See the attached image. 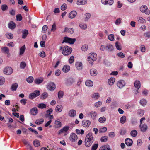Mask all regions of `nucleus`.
Here are the masks:
<instances>
[{"label": "nucleus", "mask_w": 150, "mask_h": 150, "mask_svg": "<svg viewBox=\"0 0 150 150\" xmlns=\"http://www.w3.org/2000/svg\"><path fill=\"white\" fill-rule=\"evenodd\" d=\"M88 46L86 45H84L81 47V49L83 51H86L87 50Z\"/></svg>", "instance_id": "obj_56"}, {"label": "nucleus", "mask_w": 150, "mask_h": 150, "mask_svg": "<svg viewBox=\"0 0 150 150\" xmlns=\"http://www.w3.org/2000/svg\"><path fill=\"white\" fill-rule=\"evenodd\" d=\"M115 46L116 49L119 50H120L122 49V46L121 44L118 41H117L115 43Z\"/></svg>", "instance_id": "obj_34"}, {"label": "nucleus", "mask_w": 150, "mask_h": 150, "mask_svg": "<svg viewBox=\"0 0 150 150\" xmlns=\"http://www.w3.org/2000/svg\"><path fill=\"white\" fill-rule=\"evenodd\" d=\"M90 73L92 76H94L97 75L98 72L96 69L94 68H92L90 70Z\"/></svg>", "instance_id": "obj_17"}, {"label": "nucleus", "mask_w": 150, "mask_h": 150, "mask_svg": "<svg viewBox=\"0 0 150 150\" xmlns=\"http://www.w3.org/2000/svg\"><path fill=\"white\" fill-rule=\"evenodd\" d=\"M34 79L33 77L29 76L26 79V81L29 83H31L33 81Z\"/></svg>", "instance_id": "obj_51"}, {"label": "nucleus", "mask_w": 150, "mask_h": 150, "mask_svg": "<svg viewBox=\"0 0 150 150\" xmlns=\"http://www.w3.org/2000/svg\"><path fill=\"white\" fill-rule=\"evenodd\" d=\"M62 108H63L61 105H58L56 107V111L57 112H60L62 111Z\"/></svg>", "instance_id": "obj_35"}, {"label": "nucleus", "mask_w": 150, "mask_h": 150, "mask_svg": "<svg viewBox=\"0 0 150 150\" xmlns=\"http://www.w3.org/2000/svg\"><path fill=\"white\" fill-rule=\"evenodd\" d=\"M6 35L7 38L8 39H11L13 38V35L9 33H7L6 34Z\"/></svg>", "instance_id": "obj_46"}, {"label": "nucleus", "mask_w": 150, "mask_h": 150, "mask_svg": "<svg viewBox=\"0 0 150 150\" xmlns=\"http://www.w3.org/2000/svg\"><path fill=\"white\" fill-rule=\"evenodd\" d=\"M13 72L12 69L10 67H6L4 70V74L9 75L11 74Z\"/></svg>", "instance_id": "obj_8"}, {"label": "nucleus", "mask_w": 150, "mask_h": 150, "mask_svg": "<svg viewBox=\"0 0 150 150\" xmlns=\"http://www.w3.org/2000/svg\"><path fill=\"white\" fill-rule=\"evenodd\" d=\"M48 96V94L47 93L44 92L42 93L41 96V99H43L46 98Z\"/></svg>", "instance_id": "obj_45"}, {"label": "nucleus", "mask_w": 150, "mask_h": 150, "mask_svg": "<svg viewBox=\"0 0 150 150\" xmlns=\"http://www.w3.org/2000/svg\"><path fill=\"white\" fill-rule=\"evenodd\" d=\"M43 81L42 78H37L35 79L34 83L38 85L41 83Z\"/></svg>", "instance_id": "obj_20"}, {"label": "nucleus", "mask_w": 150, "mask_h": 150, "mask_svg": "<svg viewBox=\"0 0 150 150\" xmlns=\"http://www.w3.org/2000/svg\"><path fill=\"white\" fill-rule=\"evenodd\" d=\"M25 49V45L21 47L20 50V54L21 55L22 54L24 53Z\"/></svg>", "instance_id": "obj_43"}, {"label": "nucleus", "mask_w": 150, "mask_h": 150, "mask_svg": "<svg viewBox=\"0 0 150 150\" xmlns=\"http://www.w3.org/2000/svg\"><path fill=\"white\" fill-rule=\"evenodd\" d=\"M122 19L120 18L117 19L115 22V24L117 25H119L121 23Z\"/></svg>", "instance_id": "obj_60"}, {"label": "nucleus", "mask_w": 150, "mask_h": 150, "mask_svg": "<svg viewBox=\"0 0 150 150\" xmlns=\"http://www.w3.org/2000/svg\"><path fill=\"white\" fill-rule=\"evenodd\" d=\"M113 47L112 45L108 44L106 46V50L108 51H111L113 50Z\"/></svg>", "instance_id": "obj_29"}, {"label": "nucleus", "mask_w": 150, "mask_h": 150, "mask_svg": "<svg viewBox=\"0 0 150 150\" xmlns=\"http://www.w3.org/2000/svg\"><path fill=\"white\" fill-rule=\"evenodd\" d=\"M138 22L140 23H144L145 22V20L143 18L140 17H138L137 18Z\"/></svg>", "instance_id": "obj_41"}, {"label": "nucleus", "mask_w": 150, "mask_h": 150, "mask_svg": "<svg viewBox=\"0 0 150 150\" xmlns=\"http://www.w3.org/2000/svg\"><path fill=\"white\" fill-rule=\"evenodd\" d=\"M33 144L35 147H37L40 145V142L39 140H35L33 142Z\"/></svg>", "instance_id": "obj_44"}, {"label": "nucleus", "mask_w": 150, "mask_h": 150, "mask_svg": "<svg viewBox=\"0 0 150 150\" xmlns=\"http://www.w3.org/2000/svg\"><path fill=\"white\" fill-rule=\"evenodd\" d=\"M101 2L104 5H112L113 4L114 1L113 0H101Z\"/></svg>", "instance_id": "obj_13"}, {"label": "nucleus", "mask_w": 150, "mask_h": 150, "mask_svg": "<svg viewBox=\"0 0 150 150\" xmlns=\"http://www.w3.org/2000/svg\"><path fill=\"white\" fill-rule=\"evenodd\" d=\"M26 66V64L25 62H22L20 63V68L21 69H24Z\"/></svg>", "instance_id": "obj_48"}, {"label": "nucleus", "mask_w": 150, "mask_h": 150, "mask_svg": "<svg viewBox=\"0 0 150 150\" xmlns=\"http://www.w3.org/2000/svg\"><path fill=\"white\" fill-rule=\"evenodd\" d=\"M76 41L75 38H71L67 37H65L62 43L64 42L68 43L70 44H74Z\"/></svg>", "instance_id": "obj_4"}, {"label": "nucleus", "mask_w": 150, "mask_h": 150, "mask_svg": "<svg viewBox=\"0 0 150 150\" xmlns=\"http://www.w3.org/2000/svg\"><path fill=\"white\" fill-rule=\"evenodd\" d=\"M140 10L142 12L146 14L149 15L150 13V11L146 5L141 6L140 8Z\"/></svg>", "instance_id": "obj_5"}, {"label": "nucleus", "mask_w": 150, "mask_h": 150, "mask_svg": "<svg viewBox=\"0 0 150 150\" xmlns=\"http://www.w3.org/2000/svg\"><path fill=\"white\" fill-rule=\"evenodd\" d=\"M48 29V27L46 25H44L42 28V32L43 33H45Z\"/></svg>", "instance_id": "obj_64"}, {"label": "nucleus", "mask_w": 150, "mask_h": 150, "mask_svg": "<svg viewBox=\"0 0 150 150\" xmlns=\"http://www.w3.org/2000/svg\"><path fill=\"white\" fill-rule=\"evenodd\" d=\"M74 56H71L68 60V62L70 64L74 62Z\"/></svg>", "instance_id": "obj_57"}, {"label": "nucleus", "mask_w": 150, "mask_h": 150, "mask_svg": "<svg viewBox=\"0 0 150 150\" xmlns=\"http://www.w3.org/2000/svg\"><path fill=\"white\" fill-rule=\"evenodd\" d=\"M56 87L55 84L53 82L49 83L48 84L47 87L48 89L52 91H54Z\"/></svg>", "instance_id": "obj_10"}, {"label": "nucleus", "mask_w": 150, "mask_h": 150, "mask_svg": "<svg viewBox=\"0 0 150 150\" xmlns=\"http://www.w3.org/2000/svg\"><path fill=\"white\" fill-rule=\"evenodd\" d=\"M55 125L56 127L60 128L62 126L61 122L60 120L59 119H57L55 121Z\"/></svg>", "instance_id": "obj_18"}, {"label": "nucleus", "mask_w": 150, "mask_h": 150, "mask_svg": "<svg viewBox=\"0 0 150 150\" xmlns=\"http://www.w3.org/2000/svg\"><path fill=\"white\" fill-rule=\"evenodd\" d=\"M76 67L78 70H80L82 69V64L80 62H77L76 63Z\"/></svg>", "instance_id": "obj_24"}, {"label": "nucleus", "mask_w": 150, "mask_h": 150, "mask_svg": "<svg viewBox=\"0 0 150 150\" xmlns=\"http://www.w3.org/2000/svg\"><path fill=\"white\" fill-rule=\"evenodd\" d=\"M2 51L4 53L7 54H8L9 53V50L8 48L6 47H5L2 48Z\"/></svg>", "instance_id": "obj_50"}, {"label": "nucleus", "mask_w": 150, "mask_h": 150, "mask_svg": "<svg viewBox=\"0 0 150 150\" xmlns=\"http://www.w3.org/2000/svg\"><path fill=\"white\" fill-rule=\"evenodd\" d=\"M87 3V0H78L77 2V5H84Z\"/></svg>", "instance_id": "obj_25"}, {"label": "nucleus", "mask_w": 150, "mask_h": 150, "mask_svg": "<svg viewBox=\"0 0 150 150\" xmlns=\"http://www.w3.org/2000/svg\"><path fill=\"white\" fill-rule=\"evenodd\" d=\"M44 121V120L43 119H40L37 120L35 122L36 124L39 125L42 123Z\"/></svg>", "instance_id": "obj_49"}, {"label": "nucleus", "mask_w": 150, "mask_h": 150, "mask_svg": "<svg viewBox=\"0 0 150 150\" xmlns=\"http://www.w3.org/2000/svg\"><path fill=\"white\" fill-rule=\"evenodd\" d=\"M125 144L128 146H131L133 143L132 140L129 138H127L125 139Z\"/></svg>", "instance_id": "obj_19"}, {"label": "nucleus", "mask_w": 150, "mask_h": 150, "mask_svg": "<svg viewBox=\"0 0 150 150\" xmlns=\"http://www.w3.org/2000/svg\"><path fill=\"white\" fill-rule=\"evenodd\" d=\"M5 78L2 76L0 77V85H2L5 82Z\"/></svg>", "instance_id": "obj_52"}, {"label": "nucleus", "mask_w": 150, "mask_h": 150, "mask_svg": "<svg viewBox=\"0 0 150 150\" xmlns=\"http://www.w3.org/2000/svg\"><path fill=\"white\" fill-rule=\"evenodd\" d=\"M134 86L137 89H139L141 86V84L139 81L136 80L134 83Z\"/></svg>", "instance_id": "obj_26"}, {"label": "nucleus", "mask_w": 150, "mask_h": 150, "mask_svg": "<svg viewBox=\"0 0 150 150\" xmlns=\"http://www.w3.org/2000/svg\"><path fill=\"white\" fill-rule=\"evenodd\" d=\"M144 112V110H138L137 113L138 115L140 117L143 116Z\"/></svg>", "instance_id": "obj_47"}, {"label": "nucleus", "mask_w": 150, "mask_h": 150, "mask_svg": "<svg viewBox=\"0 0 150 150\" xmlns=\"http://www.w3.org/2000/svg\"><path fill=\"white\" fill-rule=\"evenodd\" d=\"M89 115H90L92 119L94 120L97 117V113L96 111H91L89 112Z\"/></svg>", "instance_id": "obj_15"}, {"label": "nucleus", "mask_w": 150, "mask_h": 150, "mask_svg": "<svg viewBox=\"0 0 150 150\" xmlns=\"http://www.w3.org/2000/svg\"><path fill=\"white\" fill-rule=\"evenodd\" d=\"M67 8V5L66 4H63L61 6V9L62 11H64Z\"/></svg>", "instance_id": "obj_59"}, {"label": "nucleus", "mask_w": 150, "mask_h": 150, "mask_svg": "<svg viewBox=\"0 0 150 150\" xmlns=\"http://www.w3.org/2000/svg\"><path fill=\"white\" fill-rule=\"evenodd\" d=\"M94 140L91 133H89L86 136L85 141V144L87 147L90 146Z\"/></svg>", "instance_id": "obj_1"}, {"label": "nucleus", "mask_w": 150, "mask_h": 150, "mask_svg": "<svg viewBox=\"0 0 150 150\" xmlns=\"http://www.w3.org/2000/svg\"><path fill=\"white\" fill-rule=\"evenodd\" d=\"M82 126L85 127H88L91 124V122L89 120H84L82 122Z\"/></svg>", "instance_id": "obj_12"}, {"label": "nucleus", "mask_w": 150, "mask_h": 150, "mask_svg": "<svg viewBox=\"0 0 150 150\" xmlns=\"http://www.w3.org/2000/svg\"><path fill=\"white\" fill-rule=\"evenodd\" d=\"M40 94V91L35 90L34 92L31 93L29 96V98L30 99L39 96Z\"/></svg>", "instance_id": "obj_7"}, {"label": "nucleus", "mask_w": 150, "mask_h": 150, "mask_svg": "<svg viewBox=\"0 0 150 150\" xmlns=\"http://www.w3.org/2000/svg\"><path fill=\"white\" fill-rule=\"evenodd\" d=\"M65 32H67L69 33L70 34H72L74 33V31L72 28H65L64 30Z\"/></svg>", "instance_id": "obj_38"}, {"label": "nucleus", "mask_w": 150, "mask_h": 150, "mask_svg": "<svg viewBox=\"0 0 150 150\" xmlns=\"http://www.w3.org/2000/svg\"><path fill=\"white\" fill-rule=\"evenodd\" d=\"M62 53L64 55H68L70 54L72 51V48L67 46H65L62 48Z\"/></svg>", "instance_id": "obj_3"}, {"label": "nucleus", "mask_w": 150, "mask_h": 150, "mask_svg": "<svg viewBox=\"0 0 150 150\" xmlns=\"http://www.w3.org/2000/svg\"><path fill=\"white\" fill-rule=\"evenodd\" d=\"M106 121V119L105 117L103 116L100 117L98 121L99 122L101 123H104Z\"/></svg>", "instance_id": "obj_39"}, {"label": "nucleus", "mask_w": 150, "mask_h": 150, "mask_svg": "<svg viewBox=\"0 0 150 150\" xmlns=\"http://www.w3.org/2000/svg\"><path fill=\"white\" fill-rule=\"evenodd\" d=\"M69 127L68 126H66L63 127L59 131L58 134H60L62 133H64V135H66L67 134V132L69 130Z\"/></svg>", "instance_id": "obj_6"}, {"label": "nucleus", "mask_w": 150, "mask_h": 150, "mask_svg": "<svg viewBox=\"0 0 150 150\" xmlns=\"http://www.w3.org/2000/svg\"><path fill=\"white\" fill-rule=\"evenodd\" d=\"M98 146L97 144H94L92 146L91 150H96Z\"/></svg>", "instance_id": "obj_63"}, {"label": "nucleus", "mask_w": 150, "mask_h": 150, "mask_svg": "<svg viewBox=\"0 0 150 150\" xmlns=\"http://www.w3.org/2000/svg\"><path fill=\"white\" fill-rule=\"evenodd\" d=\"M8 26L10 29H13L15 28L16 24L13 22L11 21L8 24Z\"/></svg>", "instance_id": "obj_28"}, {"label": "nucleus", "mask_w": 150, "mask_h": 150, "mask_svg": "<svg viewBox=\"0 0 150 150\" xmlns=\"http://www.w3.org/2000/svg\"><path fill=\"white\" fill-rule=\"evenodd\" d=\"M70 69V67L68 65H65L62 68L63 71L65 73L68 72Z\"/></svg>", "instance_id": "obj_21"}, {"label": "nucleus", "mask_w": 150, "mask_h": 150, "mask_svg": "<svg viewBox=\"0 0 150 150\" xmlns=\"http://www.w3.org/2000/svg\"><path fill=\"white\" fill-rule=\"evenodd\" d=\"M115 79L114 78L111 77L108 80V83L110 85H112L114 83Z\"/></svg>", "instance_id": "obj_27"}, {"label": "nucleus", "mask_w": 150, "mask_h": 150, "mask_svg": "<svg viewBox=\"0 0 150 150\" xmlns=\"http://www.w3.org/2000/svg\"><path fill=\"white\" fill-rule=\"evenodd\" d=\"M97 58V55L95 53L91 52L88 54V60L89 62L92 63L96 60Z\"/></svg>", "instance_id": "obj_2"}, {"label": "nucleus", "mask_w": 150, "mask_h": 150, "mask_svg": "<svg viewBox=\"0 0 150 150\" xmlns=\"http://www.w3.org/2000/svg\"><path fill=\"white\" fill-rule=\"evenodd\" d=\"M126 84L125 81L122 80H119L117 83V86L120 89L122 88L125 86Z\"/></svg>", "instance_id": "obj_9"}, {"label": "nucleus", "mask_w": 150, "mask_h": 150, "mask_svg": "<svg viewBox=\"0 0 150 150\" xmlns=\"http://www.w3.org/2000/svg\"><path fill=\"white\" fill-rule=\"evenodd\" d=\"M22 37L25 39L28 34V32L27 30L24 29L22 31Z\"/></svg>", "instance_id": "obj_33"}, {"label": "nucleus", "mask_w": 150, "mask_h": 150, "mask_svg": "<svg viewBox=\"0 0 150 150\" xmlns=\"http://www.w3.org/2000/svg\"><path fill=\"white\" fill-rule=\"evenodd\" d=\"M78 138V137L76 134L73 133L71 134L69 137V139L72 142H74L76 141Z\"/></svg>", "instance_id": "obj_11"}, {"label": "nucleus", "mask_w": 150, "mask_h": 150, "mask_svg": "<svg viewBox=\"0 0 150 150\" xmlns=\"http://www.w3.org/2000/svg\"><path fill=\"white\" fill-rule=\"evenodd\" d=\"M64 92L62 91H60L58 92V97L60 98L62 97L64 95Z\"/></svg>", "instance_id": "obj_62"}, {"label": "nucleus", "mask_w": 150, "mask_h": 150, "mask_svg": "<svg viewBox=\"0 0 150 150\" xmlns=\"http://www.w3.org/2000/svg\"><path fill=\"white\" fill-rule=\"evenodd\" d=\"M139 127L141 130L143 132H145L147 130L148 128L147 125L145 124L140 125Z\"/></svg>", "instance_id": "obj_14"}, {"label": "nucleus", "mask_w": 150, "mask_h": 150, "mask_svg": "<svg viewBox=\"0 0 150 150\" xmlns=\"http://www.w3.org/2000/svg\"><path fill=\"white\" fill-rule=\"evenodd\" d=\"M100 97V95L98 93H94L91 95V98L93 100H96Z\"/></svg>", "instance_id": "obj_16"}, {"label": "nucleus", "mask_w": 150, "mask_h": 150, "mask_svg": "<svg viewBox=\"0 0 150 150\" xmlns=\"http://www.w3.org/2000/svg\"><path fill=\"white\" fill-rule=\"evenodd\" d=\"M18 86V84L17 83H13L11 85V89L12 91H15L17 89Z\"/></svg>", "instance_id": "obj_36"}, {"label": "nucleus", "mask_w": 150, "mask_h": 150, "mask_svg": "<svg viewBox=\"0 0 150 150\" xmlns=\"http://www.w3.org/2000/svg\"><path fill=\"white\" fill-rule=\"evenodd\" d=\"M126 120V117L125 116H123L120 118V122L122 124H124Z\"/></svg>", "instance_id": "obj_42"}, {"label": "nucleus", "mask_w": 150, "mask_h": 150, "mask_svg": "<svg viewBox=\"0 0 150 150\" xmlns=\"http://www.w3.org/2000/svg\"><path fill=\"white\" fill-rule=\"evenodd\" d=\"M137 134V132L135 130H132L130 132L131 135L133 137H135Z\"/></svg>", "instance_id": "obj_40"}, {"label": "nucleus", "mask_w": 150, "mask_h": 150, "mask_svg": "<svg viewBox=\"0 0 150 150\" xmlns=\"http://www.w3.org/2000/svg\"><path fill=\"white\" fill-rule=\"evenodd\" d=\"M117 55L119 57L123 58L125 57V54L122 52H120L117 54Z\"/></svg>", "instance_id": "obj_54"}, {"label": "nucleus", "mask_w": 150, "mask_h": 150, "mask_svg": "<svg viewBox=\"0 0 150 150\" xmlns=\"http://www.w3.org/2000/svg\"><path fill=\"white\" fill-rule=\"evenodd\" d=\"M46 105L45 104H39L38 107L40 109H43L46 107Z\"/></svg>", "instance_id": "obj_55"}, {"label": "nucleus", "mask_w": 150, "mask_h": 150, "mask_svg": "<svg viewBox=\"0 0 150 150\" xmlns=\"http://www.w3.org/2000/svg\"><path fill=\"white\" fill-rule=\"evenodd\" d=\"M85 84L87 86L91 87L93 85V83L90 80H87L85 82Z\"/></svg>", "instance_id": "obj_32"}, {"label": "nucleus", "mask_w": 150, "mask_h": 150, "mask_svg": "<svg viewBox=\"0 0 150 150\" xmlns=\"http://www.w3.org/2000/svg\"><path fill=\"white\" fill-rule=\"evenodd\" d=\"M76 114V110L72 109L70 110L68 113L69 116L71 117H75Z\"/></svg>", "instance_id": "obj_22"}, {"label": "nucleus", "mask_w": 150, "mask_h": 150, "mask_svg": "<svg viewBox=\"0 0 150 150\" xmlns=\"http://www.w3.org/2000/svg\"><path fill=\"white\" fill-rule=\"evenodd\" d=\"M108 39L111 41H113L114 40V35L113 34H110L108 37Z\"/></svg>", "instance_id": "obj_53"}, {"label": "nucleus", "mask_w": 150, "mask_h": 150, "mask_svg": "<svg viewBox=\"0 0 150 150\" xmlns=\"http://www.w3.org/2000/svg\"><path fill=\"white\" fill-rule=\"evenodd\" d=\"M31 113L33 115H35L38 113V110L37 108L35 107L31 110Z\"/></svg>", "instance_id": "obj_31"}, {"label": "nucleus", "mask_w": 150, "mask_h": 150, "mask_svg": "<svg viewBox=\"0 0 150 150\" xmlns=\"http://www.w3.org/2000/svg\"><path fill=\"white\" fill-rule=\"evenodd\" d=\"M77 13L76 11H71L69 15V18L71 19L74 18L76 16Z\"/></svg>", "instance_id": "obj_23"}, {"label": "nucleus", "mask_w": 150, "mask_h": 150, "mask_svg": "<svg viewBox=\"0 0 150 150\" xmlns=\"http://www.w3.org/2000/svg\"><path fill=\"white\" fill-rule=\"evenodd\" d=\"M16 18L17 21H21L22 19V17L21 14H18L16 16Z\"/></svg>", "instance_id": "obj_61"}, {"label": "nucleus", "mask_w": 150, "mask_h": 150, "mask_svg": "<svg viewBox=\"0 0 150 150\" xmlns=\"http://www.w3.org/2000/svg\"><path fill=\"white\" fill-rule=\"evenodd\" d=\"M79 27L81 29L83 30L86 29L87 28L86 24L83 23H80Z\"/></svg>", "instance_id": "obj_37"}, {"label": "nucleus", "mask_w": 150, "mask_h": 150, "mask_svg": "<svg viewBox=\"0 0 150 150\" xmlns=\"http://www.w3.org/2000/svg\"><path fill=\"white\" fill-rule=\"evenodd\" d=\"M107 130V128L106 127H103L102 128H100L99 130V132L100 133H103L105 132Z\"/></svg>", "instance_id": "obj_58"}, {"label": "nucleus", "mask_w": 150, "mask_h": 150, "mask_svg": "<svg viewBox=\"0 0 150 150\" xmlns=\"http://www.w3.org/2000/svg\"><path fill=\"white\" fill-rule=\"evenodd\" d=\"M25 145L27 146V148L30 150H33V149L32 147L29 143L26 141H25L24 142Z\"/></svg>", "instance_id": "obj_30"}]
</instances>
